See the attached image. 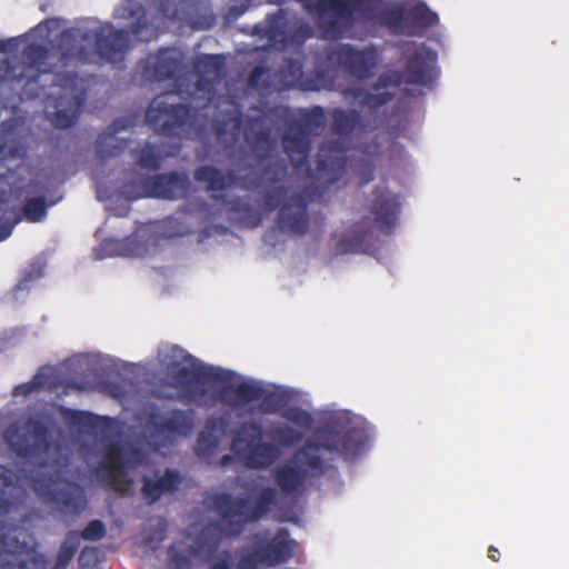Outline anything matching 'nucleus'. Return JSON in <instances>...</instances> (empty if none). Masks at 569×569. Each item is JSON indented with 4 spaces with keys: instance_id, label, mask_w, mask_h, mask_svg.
Masks as SVG:
<instances>
[{
    "instance_id": "obj_6",
    "label": "nucleus",
    "mask_w": 569,
    "mask_h": 569,
    "mask_svg": "<svg viewBox=\"0 0 569 569\" xmlns=\"http://www.w3.org/2000/svg\"><path fill=\"white\" fill-rule=\"evenodd\" d=\"M277 502V490L264 487L253 503L246 497L233 498L230 493H219L212 499L214 511L223 525V531L231 537L240 535L247 523L259 521Z\"/></svg>"
},
{
    "instance_id": "obj_28",
    "label": "nucleus",
    "mask_w": 569,
    "mask_h": 569,
    "mask_svg": "<svg viewBox=\"0 0 569 569\" xmlns=\"http://www.w3.org/2000/svg\"><path fill=\"white\" fill-rule=\"evenodd\" d=\"M179 69L180 61L177 58L169 56L167 52H160L150 67V77L157 81L173 79Z\"/></svg>"
},
{
    "instance_id": "obj_39",
    "label": "nucleus",
    "mask_w": 569,
    "mask_h": 569,
    "mask_svg": "<svg viewBox=\"0 0 569 569\" xmlns=\"http://www.w3.org/2000/svg\"><path fill=\"white\" fill-rule=\"evenodd\" d=\"M392 92L383 91V92H367L362 99V104L368 107L369 109H379L380 107L387 104L393 98Z\"/></svg>"
},
{
    "instance_id": "obj_43",
    "label": "nucleus",
    "mask_w": 569,
    "mask_h": 569,
    "mask_svg": "<svg viewBox=\"0 0 569 569\" xmlns=\"http://www.w3.org/2000/svg\"><path fill=\"white\" fill-rule=\"evenodd\" d=\"M361 242L357 238H343L338 242L337 250L341 253H356L360 251Z\"/></svg>"
},
{
    "instance_id": "obj_5",
    "label": "nucleus",
    "mask_w": 569,
    "mask_h": 569,
    "mask_svg": "<svg viewBox=\"0 0 569 569\" xmlns=\"http://www.w3.org/2000/svg\"><path fill=\"white\" fill-rule=\"evenodd\" d=\"M368 441L365 429L356 426L325 425L317 428L313 439L307 440L295 453V459L302 466L284 463L274 472V481L284 495H295L302 490L309 472L313 477L325 475L332 459H326V451L346 461L361 453Z\"/></svg>"
},
{
    "instance_id": "obj_12",
    "label": "nucleus",
    "mask_w": 569,
    "mask_h": 569,
    "mask_svg": "<svg viewBox=\"0 0 569 569\" xmlns=\"http://www.w3.org/2000/svg\"><path fill=\"white\" fill-rule=\"evenodd\" d=\"M379 22L393 34L423 36L428 29L438 23L437 13L425 2L410 7L395 4L379 13Z\"/></svg>"
},
{
    "instance_id": "obj_49",
    "label": "nucleus",
    "mask_w": 569,
    "mask_h": 569,
    "mask_svg": "<svg viewBox=\"0 0 569 569\" xmlns=\"http://www.w3.org/2000/svg\"><path fill=\"white\" fill-rule=\"evenodd\" d=\"M171 562L176 563L177 566H188L189 560L187 557H184L181 553H174L171 556Z\"/></svg>"
},
{
    "instance_id": "obj_30",
    "label": "nucleus",
    "mask_w": 569,
    "mask_h": 569,
    "mask_svg": "<svg viewBox=\"0 0 569 569\" xmlns=\"http://www.w3.org/2000/svg\"><path fill=\"white\" fill-rule=\"evenodd\" d=\"M47 211L46 198L40 196L27 199L18 213L28 222L36 223L46 219Z\"/></svg>"
},
{
    "instance_id": "obj_31",
    "label": "nucleus",
    "mask_w": 569,
    "mask_h": 569,
    "mask_svg": "<svg viewBox=\"0 0 569 569\" xmlns=\"http://www.w3.org/2000/svg\"><path fill=\"white\" fill-rule=\"evenodd\" d=\"M263 430L262 427L254 421H244L240 425L237 435L232 440V447H237L240 442H246L248 448L254 443L262 441Z\"/></svg>"
},
{
    "instance_id": "obj_29",
    "label": "nucleus",
    "mask_w": 569,
    "mask_h": 569,
    "mask_svg": "<svg viewBox=\"0 0 569 569\" xmlns=\"http://www.w3.org/2000/svg\"><path fill=\"white\" fill-rule=\"evenodd\" d=\"M191 428L188 416L180 410L173 411V413L156 425V430L162 435H180L186 433Z\"/></svg>"
},
{
    "instance_id": "obj_35",
    "label": "nucleus",
    "mask_w": 569,
    "mask_h": 569,
    "mask_svg": "<svg viewBox=\"0 0 569 569\" xmlns=\"http://www.w3.org/2000/svg\"><path fill=\"white\" fill-rule=\"evenodd\" d=\"M78 548L79 532L71 530L66 535V538L59 548L57 558L71 562L72 558L78 551Z\"/></svg>"
},
{
    "instance_id": "obj_4",
    "label": "nucleus",
    "mask_w": 569,
    "mask_h": 569,
    "mask_svg": "<svg viewBox=\"0 0 569 569\" xmlns=\"http://www.w3.org/2000/svg\"><path fill=\"white\" fill-rule=\"evenodd\" d=\"M4 439L19 458L38 467L34 475L28 478L31 489L42 502L54 506L61 512L73 515L84 509L87 500L82 489L66 479L61 470H48L50 441L47 425L30 418L22 427H9L4 432Z\"/></svg>"
},
{
    "instance_id": "obj_11",
    "label": "nucleus",
    "mask_w": 569,
    "mask_h": 569,
    "mask_svg": "<svg viewBox=\"0 0 569 569\" xmlns=\"http://www.w3.org/2000/svg\"><path fill=\"white\" fill-rule=\"evenodd\" d=\"M141 460L140 449L130 448L127 451L120 442H110L104 447L98 476L112 491L121 495L129 493L132 480L127 478V469L139 465Z\"/></svg>"
},
{
    "instance_id": "obj_36",
    "label": "nucleus",
    "mask_w": 569,
    "mask_h": 569,
    "mask_svg": "<svg viewBox=\"0 0 569 569\" xmlns=\"http://www.w3.org/2000/svg\"><path fill=\"white\" fill-rule=\"evenodd\" d=\"M218 445L219 441L213 435L202 431L197 439V455L199 457H209L217 450Z\"/></svg>"
},
{
    "instance_id": "obj_19",
    "label": "nucleus",
    "mask_w": 569,
    "mask_h": 569,
    "mask_svg": "<svg viewBox=\"0 0 569 569\" xmlns=\"http://www.w3.org/2000/svg\"><path fill=\"white\" fill-rule=\"evenodd\" d=\"M190 179L186 172L170 171L146 177L141 181L143 196L166 200L184 198L190 190Z\"/></svg>"
},
{
    "instance_id": "obj_15",
    "label": "nucleus",
    "mask_w": 569,
    "mask_h": 569,
    "mask_svg": "<svg viewBox=\"0 0 569 569\" xmlns=\"http://www.w3.org/2000/svg\"><path fill=\"white\" fill-rule=\"evenodd\" d=\"M158 12L171 22L192 30H209L216 16L203 0H158Z\"/></svg>"
},
{
    "instance_id": "obj_26",
    "label": "nucleus",
    "mask_w": 569,
    "mask_h": 569,
    "mask_svg": "<svg viewBox=\"0 0 569 569\" xmlns=\"http://www.w3.org/2000/svg\"><path fill=\"white\" fill-rule=\"evenodd\" d=\"M331 131L341 138H348L356 129L363 128L360 113L352 110L336 108L331 112Z\"/></svg>"
},
{
    "instance_id": "obj_24",
    "label": "nucleus",
    "mask_w": 569,
    "mask_h": 569,
    "mask_svg": "<svg viewBox=\"0 0 569 569\" xmlns=\"http://www.w3.org/2000/svg\"><path fill=\"white\" fill-rule=\"evenodd\" d=\"M141 480V495L149 505H152L162 496L176 492L182 482V477L178 470L167 468L157 479L143 476Z\"/></svg>"
},
{
    "instance_id": "obj_8",
    "label": "nucleus",
    "mask_w": 569,
    "mask_h": 569,
    "mask_svg": "<svg viewBox=\"0 0 569 569\" xmlns=\"http://www.w3.org/2000/svg\"><path fill=\"white\" fill-rule=\"evenodd\" d=\"M174 357H181L184 362L194 365L196 358L178 346L171 347ZM168 376L172 385L180 388L189 400L197 401L204 397L206 390L199 389L196 383L223 382L230 379V372L212 366L186 367L179 363L168 366Z\"/></svg>"
},
{
    "instance_id": "obj_25",
    "label": "nucleus",
    "mask_w": 569,
    "mask_h": 569,
    "mask_svg": "<svg viewBox=\"0 0 569 569\" xmlns=\"http://www.w3.org/2000/svg\"><path fill=\"white\" fill-rule=\"evenodd\" d=\"M239 455L247 468L260 470L272 466L279 459L281 452L277 445L259 441L248 448L247 451L239 452Z\"/></svg>"
},
{
    "instance_id": "obj_44",
    "label": "nucleus",
    "mask_w": 569,
    "mask_h": 569,
    "mask_svg": "<svg viewBox=\"0 0 569 569\" xmlns=\"http://www.w3.org/2000/svg\"><path fill=\"white\" fill-rule=\"evenodd\" d=\"M313 32L309 24L301 23L292 31L291 39L301 44L312 37Z\"/></svg>"
},
{
    "instance_id": "obj_32",
    "label": "nucleus",
    "mask_w": 569,
    "mask_h": 569,
    "mask_svg": "<svg viewBox=\"0 0 569 569\" xmlns=\"http://www.w3.org/2000/svg\"><path fill=\"white\" fill-rule=\"evenodd\" d=\"M61 416L67 423L79 428H93L97 425L98 416L69 408H61Z\"/></svg>"
},
{
    "instance_id": "obj_37",
    "label": "nucleus",
    "mask_w": 569,
    "mask_h": 569,
    "mask_svg": "<svg viewBox=\"0 0 569 569\" xmlns=\"http://www.w3.org/2000/svg\"><path fill=\"white\" fill-rule=\"evenodd\" d=\"M273 437L283 446H293L301 441L302 433L292 427L281 426L273 430Z\"/></svg>"
},
{
    "instance_id": "obj_2",
    "label": "nucleus",
    "mask_w": 569,
    "mask_h": 569,
    "mask_svg": "<svg viewBox=\"0 0 569 569\" xmlns=\"http://www.w3.org/2000/svg\"><path fill=\"white\" fill-rule=\"evenodd\" d=\"M53 53L36 42L26 46L21 59L0 58V81L21 86L23 93L31 97L53 99L50 120L60 129L72 127L78 120L87 100V89L77 72L56 71L50 63Z\"/></svg>"
},
{
    "instance_id": "obj_20",
    "label": "nucleus",
    "mask_w": 569,
    "mask_h": 569,
    "mask_svg": "<svg viewBox=\"0 0 569 569\" xmlns=\"http://www.w3.org/2000/svg\"><path fill=\"white\" fill-rule=\"evenodd\" d=\"M278 81L284 89L299 88L306 91H319L327 87L325 70L317 69L315 77H306L299 59L288 58L280 66Z\"/></svg>"
},
{
    "instance_id": "obj_17",
    "label": "nucleus",
    "mask_w": 569,
    "mask_h": 569,
    "mask_svg": "<svg viewBox=\"0 0 569 569\" xmlns=\"http://www.w3.org/2000/svg\"><path fill=\"white\" fill-rule=\"evenodd\" d=\"M29 132L18 119L4 120L0 124V167L7 168L2 177L13 173L11 166L20 167L27 158Z\"/></svg>"
},
{
    "instance_id": "obj_46",
    "label": "nucleus",
    "mask_w": 569,
    "mask_h": 569,
    "mask_svg": "<svg viewBox=\"0 0 569 569\" xmlns=\"http://www.w3.org/2000/svg\"><path fill=\"white\" fill-rule=\"evenodd\" d=\"M41 277V270L40 269H30L28 271H26L24 276L22 277V279L20 280L18 287L20 289H23L28 286V283L34 279H38Z\"/></svg>"
},
{
    "instance_id": "obj_40",
    "label": "nucleus",
    "mask_w": 569,
    "mask_h": 569,
    "mask_svg": "<svg viewBox=\"0 0 569 569\" xmlns=\"http://www.w3.org/2000/svg\"><path fill=\"white\" fill-rule=\"evenodd\" d=\"M98 560V549L94 547H84L78 558L79 566L82 568L92 567Z\"/></svg>"
},
{
    "instance_id": "obj_27",
    "label": "nucleus",
    "mask_w": 569,
    "mask_h": 569,
    "mask_svg": "<svg viewBox=\"0 0 569 569\" xmlns=\"http://www.w3.org/2000/svg\"><path fill=\"white\" fill-rule=\"evenodd\" d=\"M131 157L139 168L157 172L161 169L167 156L161 153L157 144L146 142L139 148L131 150Z\"/></svg>"
},
{
    "instance_id": "obj_41",
    "label": "nucleus",
    "mask_w": 569,
    "mask_h": 569,
    "mask_svg": "<svg viewBox=\"0 0 569 569\" xmlns=\"http://www.w3.org/2000/svg\"><path fill=\"white\" fill-rule=\"evenodd\" d=\"M209 569H233V558L229 550H222Z\"/></svg>"
},
{
    "instance_id": "obj_23",
    "label": "nucleus",
    "mask_w": 569,
    "mask_h": 569,
    "mask_svg": "<svg viewBox=\"0 0 569 569\" xmlns=\"http://www.w3.org/2000/svg\"><path fill=\"white\" fill-rule=\"evenodd\" d=\"M131 126L128 118H118L98 136L96 152L99 159L108 160L122 153L128 147L129 140L118 138L117 134Z\"/></svg>"
},
{
    "instance_id": "obj_50",
    "label": "nucleus",
    "mask_w": 569,
    "mask_h": 569,
    "mask_svg": "<svg viewBox=\"0 0 569 569\" xmlns=\"http://www.w3.org/2000/svg\"><path fill=\"white\" fill-rule=\"evenodd\" d=\"M488 558L495 562L499 561L500 552H499L498 548H496L495 546H490L488 548Z\"/></svg>"
},
{
    "instance_id": "obj_21",
    "label": "nucleus",
    "mask_w": 569,
    "mask_h": 569,
    "mask_svg": "<svg viewBox=\"0 0 569 569\" xmlns=\"http://www.w3.org/2000/svg\"><path fill=\"white\" fill-rule=\"evenodd\" d=\"M372 196L370 211L373 214L375 222L380 231L391 233L400 213L399 197L386 187H377Z\"/></svg>"
},
{
    "instance_id": "obj_22",
    "label": "nucleus",
    "mask_w": 569,
    "mask_h": 569,
    "mask_svg": "<svg viewBox=\"0 0 569 569\" xmlns=\"http://www.w3.org/2000/svg\"><path fill=\"white\" fill-rule=\"evenodd\" d=\"M297 542L287 528H279L266 542L256 549L261 565L274 567L288 562L295 555Z\"/></svg>"
},
{
    "instance_id": "obj_14",
    "label": "nucleus",
    "mask_w": 569,
    "mask_h": 569,
    "mask_svg": "<svg viewBox=\"0 0 569 569\" xmlns=\"http://www.w3.org/2000/svg\"><path fill=\"white\" fill-rule=\"evenodd\" d=\"M437 53L426 46L418 48L406 61L402 71L380 74L372 89L379 91L389 86L399 87L402 82L413 86H428L433 80Z\"/></svg>"
},
{
    "instance_id": "obj_10",
    "label": "nucleus",
    "mask_w": 569,
    "mask_h": 569,
    "mask_svg": "<svg viewBox=\"0 0 569 569\" xmlns=\"http://www.w3.org/2000/svg\"><path fill=\"white\" fill-rule=\"evenodd\" d=\"M173 92L158 94L146 111L147 123L159 134L178 137L190 129L192 124L191 108L180 102L171 101Z\"/></svg>"
},
{
    "instance_id": "obj_47",
    "label": "nucleus",
    "mask_w": 569,
    "mask_h": 569,
    "mask_svg": "<svg viewBox=\"0 0 569 569\" xmlns=\"http://www.w3.org/2000/svg\"><path fill=\"white\" fill-rule=\"evenodd\" d=\"M37 378H38V376L34 377V379H37ZM39 386H40V382H36V380L28 382V383L19 385L14 388V395L27 396V395L31 393Z\"/></svg>"
},
{
    "instance_id": "obj_52",
    "label": "nucleus",
    "mask_w": 569,
    "mask_h": 569,
    "mask_svg": "<svg viewBox=\"0 0 569 569\" xmlns=\"http://www.w3.org/2000/svg\"><path fill=\"white\" fill-rule=\"evenodd\" d=\"M231 459H232V458H231V456L226 455V456H223V457L221 458V463H222V465H227L228 462H230V461H231Z\"/></svg>"
},
{
    "instance_id": "obj_9",
    "label": "nucleus",
    "mask_w": 569,
    "mask_h": 569,
    "mask_svg": "<svg viewBox=\"0 0 569 569\" xmlns=\"http://www.w3.org/2000/svg\"><path fill=\"white\" fill-rule=\"evenodd\" d=\"M366 2L367 0H316L311 3L310 11L321 14L332 12L330 17H320L317 23L320 38L329 41L353 38V13L363 10Z\"/></svg>"
},
{
    "instance_id": "obj_33",
    "label": "nucleus",
    "mask_w": 569,
    "mask_h": 569,
    "mask_svg": "<svg viewBox=\"0 0 569 569\" xmlns=\"http://www.w3.org/2000/svg\"><path fill=\"white\" fill-rule=\"evenodd\" d=\"M282 417L292 425L309 431L313 426V417L300 407H289L282 412Z\"/></svg>"
},
{
    "instance_id": "obj_18",
    "label": "nucleus",
    "mask_w": 569,
    "mask_h": 569,
    "mask_svg": "<svg viewBox=\"0 0 569 569\" xmlns=\"http://www.w3.org/2000/svg\"><path fill=\"white\" fill-rule=\"evenodd\" d=\"M327 58L360 80L371 78L378 64V54L373 48L357 49L348 43L339 44Z\"/></svg>"
},
{
    "instance_id": "obj_51",
    "label": "nucleus",
    "mask_w": 569,
    "mask_h": 569,
    "mask_svg": "<svg viewBox=\"0 0 569 569\" xmlns=\"http://www.w3.org/2000/svg\"><path fill=\"white\" fill-rule=\"evenodd\" d=\"M69 563H70L69 561H64V560H61V559H58V558L56 559V565L58 567H60L61 569H67Z\"/></svg>"
},
{
    "instance_id": "obj_7",
    "label": "nucleus",
    "mask_w": 569,
    "mask_h": 569,
    "mask_svg": "<svg viewBox=\"0 0 569 569\" xmlns=\"http://www.w3.org/2000/svg\"><path fill=\"white\" fill-rule=\"evenodd\" d=\"M46 558L38 551L27 529L0 520V569H44Z\"/></svg>"
},
{
    "instance_id": "obj_13",
    "label": "nucleus",
    "mask_w": 569,
    "mask_h": 569,
    "mask_svg": "<svg viewBox=\"0 0 569 569\" xmlns=\"http://www.w3.org/2000/svg\"><path fill=\"white\" fill-rule=\"evenodd\" d=\"M222 405L239 409L244 405L261 400L260 410L263 413H276L288 403L284 392L267 391L261 383L256 381H241L223 386L218 392Z\"/></svg>"
},
{
    "instance_id": "obj_42",
    "label": "nucleus",
    "mask_w": 569,
    "mask_h": 569,
    "mask_svg": "<svg viewBox=\"0 0 569 569\" xmlns=\"http://www.w3.org/2000/svg\"><path fill=\"white\" fill-rule=\"evenodd\" d=\"M259 565H261L260 557L258 556L257 550H253L239 559L237 569H258Z\"/></svg>"
},
{
    "instance_id": "obj_45",
    "label": "nucleus",
    "mask_w": 569,
    "mask_h": 569,
    "mask_svg": "<svg viewBox=\"0 0 569 569\" xmlns=\"http://www.w3.org/2000/svg\"><path fill=\"white\" fill-rule=\"evenodd\" d=\"M219 547V540H214L212 542L206 543L200 539L196 541V547L193 548L192 553L198 556L202 552H206L208 556H212Z\"/></svg>"
},
{
    "instance_id": "obj_16",
    "label": "nucleus",
    "mask_w": 569,
    "mask_h": 569,
    "mask_svg": "<svg viewBox=\"0 0 569 569\" xmlns=\"http://www.w3.org/2000/svg\"><path fill=\"white\" fill-rule=\"evenodd\" d=\"M194 71L197 74V81L192 90H184L183 82L184 77L177 78V90L176 94L190 98L201 97L208 102L212 100L214 96L216 86L222 80L224 76V61L221 56L204 54L194 62Z\"/></svg>"
},
{
    "instance_id": "obj_3",
    "label": "nucleus",
    "mask_w": 569,
    "mask_h": 569,
    "mask_svg": "<svg viewBox=\"0 0 569 569\" xmlns=\"http://www.w3.org/2000/svg\"><path fill=\"white\" fill-rule=\"evenodd\" d=\"M114 18L129 21V28H116L107 22L94 29L73 27L63 30L56 47L63 64L89 63L94 57L109 64H120L132 49V38L149 43L161 33L156 17L150 16L139 0H122L114 10Z\"/></svg>"
},
{
    "instance_id": "obj_53",
    "label": "nucleus",
    "mask_w": 569,
    "mask_h": 569,
    "mask_svg": "<svg viewBox=\"0 0 569 569\" xmlns=\"http://www.w3.org/2000/svg\"><path fill=\"white\" fill-rule=\"evenodd\" d=\"M52 569H61L60 567H58L56 563L54 566L52 567Z\"/></svg>"
},
{
    "instance_id": "obj_38",
    "label": "nucleus",
    "mask_w": 569,
    "mask_h": 569,
    "mask_svg": "<svg viewBox=\"0 0 569 569\" xmlns=\"http://www.w3.org/2000/svg\"><path fill=\"white\" fill-rule=\"evenodd\" d=\"M106 526L101 520H91L84 529L79 533V539L82 538L89 541H98L106 536Z\"/></svg>"
},
{
    "instance_id": "obj_48",
    "label": "nucleus",
    "mask_w": 569,
    "mask_h": 569,
    "mask_svg": "<svg viewBox=\"0 0 569 569\" xmlns=\"http://www.w3.org/2000/svg\"><path fill=\"white\" fill-rule=\"evenodd\" d=\"M266 69L262 66H256L248 78V82L251 87H257L259 83L260 78L264 74Z\"/></svg>"
},
{
    "instance_id": "obj_34",
    "label": "nucleus",
    "mask_w": 569,
    "mask_h": 569,
    "mask_svg": "<svg viewBox=\"0 0 569 569\" xmlns=\"http://www.w3.org/2000/svg\"><path fill=\"white\" fill-rule=\"evenodd\" d=\"M13 473L6 467L0 465V486L3 488L13 485ZM14 502L9 499L4 491L0 489V516H6L11 512Z\"/></svg>"
},
{
    "instance_id": "obj_1",
    "label": "nucleus",
    "mask_w": 569,
    "mask_h": 569,
    "mask_svg": "<svg viewBox=\"0 0 569 569\" xmlns=\"http://www.w3.org/2000/svg\"><path fill=\"white\" fill-rule=\"evenodd\" d=\"M299 118L286 106L269 108L263 116L249 117L244 123L241 111L236 108L222 121H217L214 131L217 139L226 147H231L239 138L242 124L246 142L256 153L258 162H268L259 173L256 166L229 169L226 173L213 166H200L193 172L197 182L206 183V190L211 192V199L221 203L228 212L248 214L252 207L241 198L228 199L223 191L231 187L254 190L269 186L262 194V206L268 211L278 209L277 224L289 234L303 236L309 229L308 206L313 196L321 197L345 176L347 168L346 150L339 141H326L318 151L313 179L317 192L308 188L289 194V189L282 182L288 173L283 159L270 158L277 141L272 137L270 121L288 127L289 131L281 137L284 153L291 164L299 169L309 157L311 150L310 136L319 134L326 127V113L321 106L299 109Z\"/></svg>"
}]
</instances>
